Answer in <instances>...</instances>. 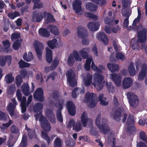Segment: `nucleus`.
<instances>
[{
	"instance_id": "6ab92c4d",
	"label": "nucleus",
	"mask_w": 147,
	"mask_h": 147,
	"mask_svg": "<svg viewBox=\"0 0 147 147\" xmlns=\"http://www.w3.org/2000/svg\"><path fill=\"white\" fill-rule=\"evenodd\" d=\"M81 1L79 0H74L73 2V9L76 13H78L81 11Z\"/></svg>"
},
{
	"instance_id": "c85d7f7f",
	"label": "nucleus",
	"mask_w": 147,
	"mask_h": 147,
	"mask_svg": "<svg viewBox=\"0 0 147 147\" xmlns=\"http://www.w3.org/2000/svg\"><path fill=\"white\" fill-rule=\"evenodd\" d=\"M131 13H128L125 12L123 11V10L122 11V14L123 16L126 17V18L124 19L123 26L124 28H127L129 25V17Z\"/></svg>"
},
{
	"instance_id": "3c124183",
	"label": "nucleus",
	"mask_w": 147,
	"mask_h": 147,
	"mask_svg": "<svg viewBox=\"0 0 147 147\" xmlns=\"http://www.w3.org/2000/svg\"><path fill=\"white\" fill-rule=\"evenodd\" d=\"M12 123V121L10 119L8 123L3 124L2 126H0V128L1 131H3L5 129H7Z\"/></svg>"
},
{
	"instance_id": "680f3d73",
	"label": "nucleus",
	"mask_w": 147,
	"mask_h": 147,
	"mask_svg": "<svg viewBox=\"0 0 147 147\" xmlns=\"http://www.w3.org/2000/svg\"><path fill=\"white\" fill-rule=\"evenodd\" d=\"M22 82V80L21 76H18L16 77V83L17 86H20Z\"/></svg>"
},
{
	"instance_id": "423d86ee",
	"label": "nucleus",
	"mask_w": 147,
	"mask_h": 147,
	"mask_svg": "<svg viewBox=\"0 0 147 147\" xmlns=\"http://www.w3.org/2000/svg\"><path fill=\"white\" fill-rule=\"evenodd\" d=\"M67 81L69 85L71 86H74L77 84V79L74 72L71 70L68 71L66 74Z\"/></svg>"
},
{
	"instance_id": "49530a36",
	"label": "nucleus",
	"mask_w": 147,
	"mask_h": 147,
	"mask_svg": "<svg viewBox=\"0 0 147 147\" xmlns=\"http://www.w3.org/2000/svg\"><path fill=\"white\" fill-rule=\"evenodd\" d=\"M98 99V100L100 101V104L102 105L106 106L108 105V102L105 101L106 98L103 97V94H100Z\"/></svg>"
},
{
	"instance_id": "b1692460",
	"label": "nucleus",
	"mask_w": 147,
	"mask_h": 147,
	"mask_svg": "<svg viewBox=\"0 0 147 147\" xmlns=\"http://www.w3.org/2000/svg\"><path fill=\"white\" fill-rule=\"evenodd\" d=\"M100 26L98 22H90L88 25V27L91 31H95L97 30Z\"/></svg>"
},
{
	"instance_id": "f03ea898",
	"label": "nucleus",
	"mask_w": 147,
	"mask_h": 147,
	"mask_svg": "<svg viewBox=\"0 0 147 147\" xmlns=\"http://www.w3.org/2000/svg\"><path fill=\"white\" fill-rule=\"evenodd\" d=\"M43 105L40 103H36L34 108V111L37 113L34 115L36 121L39 120L42 128L46 131H49L51 129L50 124L48 122L46 118L42 115L41 111Z\"/></svg>"
},
{
	"instance_id": "412c9836",
	"label": "nucleus",
	"mask_w": 147,
	"mask_h": 147,
	"mask_svg": "<svg viewBox=\"0 0 147 147\" xmlns=\"http://www.w3.org/2000/svg\"><path fill=\"white\" fill-rule=\"evenodd\" d=\"M11 57L10 55L5 56H1L0 57V64L1 66H4L6 62L8 65H9L11 62Z\"/></svg>"
},
{
	"instance_id": "5701e85b",
	"label": "nucleus",
	"mask_w": 147,
	"mask_h": 147,
	"mask_svg": "<svg viewBox=\"0 0 147 147\" xmlns=\"http://www.w3.org/2000/svg\"><path fill=\"white\" fill-rule=\"evenodd\" d=\"M43 15H44L45 21L44 23L46 24L53 22L55 21V20L52 16L46 12H43Z\"/></svg>"
},
{
	"instance_id": "9d476101",
	"label": "nucleus",
	"mask_w": 147,
	"mask_h": 147,
	"mask_svg": "<svg viewBox=\"0 0 147 147\" xmlns=\"http://www.w3.org/2000/svg\"><path fill=\"white\" fill-rule=\"evenodd\" d=\"M127 97L129 100V103L131 106L135 107L139 103L137 96L132 92H129L127 94Z\"/></svg>"
},
{
	"instance_id": "c03bdc74",
	"label": "nucleus",
	"mask_w": 147,
	"mask_h": 147,
	"mask_svg": "<svg viewBox=\"0 0 147 147\" xmlns=\"http://www.w3.org/2000/svg\"><path fill=\"white\" fill-rule=\"evenodd\" d=\"M14 79V78L13 76L12 73H10L5 76V80L7 83H11Z\"/></svg>"
},
{
	"instance_id": "6e6552de",
	"label": "nucleus",
	"mask_w": 147,
	"mask_h": 147,
	"mask_svg": "<svg viewBox=\"0 0 147 147\" xmlns=\"http://www.w3.org/2000/svg\"><path fill=\"white\" fill-rule=\"evenodd\" d=\"M138 42H143L146 40V30L145 29L143 28L141 25L138 27Z\"/></svg>"
},
{
	"instance_id": "4c0bfd02",
	"label": "nucleus",
	"mask_w": 147,
	"mask_h": 147,
	"mask_svg": "<svg viewBox=\"0 0 147 147\" xmlns=\"http://www.w3.org/2000/svg\"><path fill=\"white\" fill-rule=\"evenodd\" d=\"M89 51V49L88 48H85L79 51V53L80 55L84 59L87 58L88 55L87 52Z\"/></svg>"
},
{
	"instance_id": "72a5a7b5",
	"label": "nucleus",
	"mask_w": 147,
	"mask_h": 147,
	"mask_svg": "<svg viewBox=\"0 0 147 147\" xmlns=\"http://www.w3.org/2000/svg\"><path fill=\"white\" fill-rule=\"evenodd\" d=\"M46 115L49 117L50 121L53 123L55 122V119L53 111L49 110H47L46 111Z\"/></svg>"
},
{
	"instance_id": "a878e982",
	"label": "nucleus",
	"mask_w": 147,
	"mask_h": 147,
	"mask_svg": "<svg viewBox=\"0 0 147 147\" xmlns=\"http://www.w3.org/2000/svg\"><path fill=\"white\" fill-rule=\"evenodd\" d=\"M28 4H29L31 2V0H25ZM40 0H32L33 2L34 3L33 7L34 9L35 8L39 9L42 8L43 6V4L42 3H39Z\"/></svg>"
},
{
	"instance_id": "bb28decb",
	"label": "nucleus",
	"mask_w": 147,
	"mask_h": 147,
	"mask_svg": "<svg viewBox=\"0 0 147 147\" xmlns=\"http://www.w3.org/2000/svg\"><path fill=\"white\" fill-rule=\"evenodd\" d=\"M95 94L93 93L89 92L87 93L85 95L84 101L86 102H90L91 100H95Z\"/></svg>"
},
{
	"instance_id": "a211bd4d",
	"label": "nucleus",
	"mask_w": 147,
	"mask_h": 147,
	"mask_svg": "<svg viewBox=\"0 0 147 147\" xmlns=\"http://www.w3.org/2000/svg\"><path fill=\"white\" fill-rule=\"evenodd\" d=\"M121 115H122V116L123 117V122H125L127 115L123 112L121 113L120 112L117 111L115 112L113 115H112L111 116L115 120L117 121H119L120 120V118Z\"/></svg>"
},
{
	"instance_id": "09e8293b",
	"label": "nucleus",
	"mask_w": 147,
	"mask_h": 147,
	"mask_svg": "<svg viewBox=\"0 0 147 147\" xmlns=\"http://www.w3.org/2000/svg\"><path fill=\"white\" fill-rule=\"evenodd\" d=\"M20 67L22 68L28 67H30V64L24 62L23 60H21L18 63Z\"/></svg>"
},
{
	"instance_id": "0e129e2a",
	"label": "nucleus",
	"mask_w": 147,
	"mask_h": 147,
	"mask_svg": "<svg viewBox=\"0 0 147 147\" xmlns=\"http://www.w3.org/2000/svg\"><path fill=\"white\" fill-rule=\"evenodd\" d=\"M59 62V60L58 59L56 58L54 59L51 66L52 69H53L57 67L58 64Z\"/></svg>"
},
{
	"instance_id": "052dcab7",
	"label": "nucleus",
	"mask_w": 147,
	"mask_h": 147,
	"mask_svg": "<svg viewBox=\"0 0 147 147\" xmlns=\"http://www.w3.org/2000/svg\"><path fill=\"white\" fill-rule=\"evenodd\" d=\"M85 16H86L94 20H97L98 19V17L96 15H94L90 13H85Z\"/></svg>"
},
{
	"instance_id": "f704fd0d",
	"label": "nucleus",
	"mask_w": 147,
	"mask_h": 147,
	"mask_svg": "<svg viewBox=\"0 0 147 147\" xmlns=\"http://www.w3.org/2000/svg\"><path fill=\"white\" fill-rule=\"evenodd\" d=\"M47 44L48 46L51 48L53 49L56 47L57 46V40L54 38L51 40H49L47 42Z\"/></svg>"
},
{
	"instance_id": "f257e3e1",
	"label": "nucleus",
	"mask_w": 147,
	"mask_h": 147,
	"mask_svg": "<svg viewBox=\"0 0 147 147\" xmlns=\"http://www.w3.org/2000/svg\"><path fill=\"white\" fill-rule=\"evenodd\" d=\"M92 75L87 74L83 80L84 85L89 86L92 84L98 91H99L102 89L105 84L108 90L112 92L114 91V88L113 86L110 84H109L107 81L104 80L105 78L102 74L95 73L93 75L92 80Z\"/></svg>"
},
{
	"instance_id": "aec40b11",
	"label": "nucleus",
	"mask_w": 147,
	"mask_h": 147,
	"mask_svg": "<svg viewBox=\"0 0 147 147\" xmlns=\"http://www.w3.org/2000/svg\"><path fill=\"white\" fill-rule=\"evenodd\" d=\"M66 106L69 114L71 115H74L76 113V109L73 102L70 101L67 102Z\"/></svg>"
},
{
	"instance_id": "39448f33",
	"label": "nucleus",
	"mask_w": 147,
	"mask_h": 147,
	"mask_svg": "<svg viewBox=\"0 0 147 147\" xmlns=\"http://www.w3.org/2000/svg\"><path fill=\"white\" fill-rule=\"evenodd\" d=\"M78 36L79 38H83L82 41V44L88 45L89 44V40L87 38V35L84 28L80 26L78 29Z\"/></svg>"
},
{
	"instance_id": "f8f14e48",
	"label": "nucleus",
	"mask_w": 147,
	"mask_h": 147,
	"mask_svg": "<svg viewBox=\"0 0 147 147\" xmlns=\"http://www.w3.org/2000/svg\"><path fill=\"white\" fill-rule=\"evenodd\" d=\"M110 78L115 83L117 87H119L121 85V77L120 75L115 74H110Z\"/></svg>"
},
{
	"instance_id": "de8ad7c7",
	"label": "nucleus",
	"mask_w": 147,
	"mask_h": 147,
	"mask_svg": "<svg viewBox=\"0 0 147 147\" xmlns=\"http://www.w3.org/2000/svg\"><path fill=\"white\" fill-rule=\"evenodd\" d=\"M3 43L5 49L4 51L7 53H8L9 50L10 51V50L9 49L10 46V44L9 41L6 40V41H4L3 42Z\"/></svg>"
},
{
	"instance_id": "4d7b16f0",
	"label": "nucleus",
	"mask_w": 147,
	"mask_h": 147,
	"mask_svg": "<svg viewBox=\"0 0 147 147\" xmlns=\"http://www.w3.org/2000/svg\"><path fill=\"white\" fill-rule=\"evenodd\" d=\"M15 87V85H12L10 86L8 89L7 93L9 94H12L16 90Z\"/></svg>"
},
{
	"instance_id": "7ed1b4c3",
	"label": "nucleus",
	"mask_w": 147,
	"mask_h": 147,
	"mask_svg": "<svg viewBox=\"0 0 147 147\" xmlns=\"http://www.w3.org/2000/svg\"><path fill=\"white\" fill-rule=\"evenodd\" d=\"M53 100L55 102V106L59 110L57 111V119L58 121L62 122L63 121V118L61 113V110H62L64 105V101L63 99L59 100V96L57 92L54 93L53 96Z\"/></svg>"
},
{
	"instance_id": "f3484780",
	"label": "nucleus",
	"mask_w": 147,
	"mask_h": 147,
	"mask_svg": "<svg viewBox=\"0 0 147 147\" xmlns=\"http://www.w3.org/2000/svg\"><path fill=\"white\" fill-rule=\"evenodd\" d=\"M96 36L99 40L102 41L105 45H107L109 41L108 37L104 32L98 33L96 34Z\"/></svg>"
},
{
	"instance_id": "e433bc0d",
	"label": "nucleus",
	"mask_w": 147,
	"mask_h": 147,
	"mask_svg": "<svg viewBox=\"0 0 147 147\" xmlns=\"http://www.w3.org/2000/svg\"><path fill=\"white\" fill-rule=\"evenodd\" d=\"M24 59L27 61H30L33 60L34 57L32 53L29 52L28 55L25 53L23 56Z\"/></svg>"
},
{
	"instance_id": "ddd939ff",
	"label": "nucleus",
	"mask_w": 147,
	"mask_h": 147,
	"mask_svg": "<svg viewBox=\"0 0 147 147\" xmlns=\"http://www.w3.org/2000/svg\"><path fill=\"white\" fill-rule=\"evenodd\" d=\"M33 45L35 49L38 57L39 59H40L42 54V51L40 49L43 47V45L38 41H36L34 42Z\"/></svg>"
},
{
	"instance_id": "2f4dec72",
	"label": "nucleus",
	"mask_w": 147,
	"mask_h": 147,
	"mask_svg": "<svg viewBox=\"0 0 147 147\" xmlns=\"http://www.w3.org/2000/svg\"><path fill=\"white\" fill-rule=\"evenodd\" d=\"M107 65L109 69L112 72H114L119 69V66L117 64L109 63Z\"/></svg>"
},
{
	"instance_id": "1a4fd4ad",
	"label": "nucleus",
	"mask_w": 147,
	"mask_h": 147,
	"mask_svg": "<svg viewBox=\"0 0 147 147\" xmlns=\"http://www.w3.org/2000/svg\"><path fill=\"white\" fill-rule=\"evenodd\" d=\"M12 103H10L7 107V109L9 112L10 115L12 117L16 118L18 115V113L14 111L15 108L17 103L16 102L15 99L13 98L12 99Z\"/></svg>"
},
{
	"instance_id": "9b49d317",
	"label": "nucleus",
	"mask_w": 147,
	"mask_h": 147,
	"mask_svg": "<svg viewBox=\"0 0 147 147\" xmlns=\"http://www.w3.org/2000/svg\"><path fill=\"white\" fill-rule=\"evenodd\" d=\"M67 127L69 128H71L73 127V129L77 131H79L82 129L81 122L80 121H78L75 123L74 120L73 119L70 120L67 125Z\"/></svg>"
},
{
	"instance_id": "473e14b6",
	"label": "nucleus",
	"mask_w": 147,
	"mask_h": 147,
	"mask_svg": "<svg viewBox=\"0 0 147 147\" xmlns=\"http://www.w3.org/2000/svg\"><path fill=\"white\" fill-rule=\"evenodd\" d=\"M42 136L43 139L45 140L48 144H49L50 143L51 141H52L53 138L55 137V136H52L51 137V139L47 136V133L42 131Z\"/></svg>"
},
{
	"instance_id": "7c9ffc66",
	"label": "nucleus",
	"mask_w": 147,
	"mask_h": 147,
	"mask_svg": "<svg viewBox=\"0 0 147 147\" xmlns=\"http://www.w3.org/2000/svg\"><path fill=\"white\" fill-rule=\"evenodd\" d=\"M46 58L47 61L51 63L52 60V55L51 50L49 48H46Z\"/></svg>"
},
{
	"instance_id": "393cba45",
	"label": "nucleus",
	"mask_w": 147,
	"mask_h": 147,
	"mask_svg": "<svg viewBox=\"0 0 147 147\" xmlns=\"http://www.w3.org/2000/svg\"><path fill=\"white\" fill-rule=\"evenodd\" d=\"M91 67L92 69L98 73H102V71L105 70V67L101 65H99L98 67L95 65L93 61L92 62Z\"/></svg>"
},
{
	"instance_id": "a18cd8bd",
	"label": "nucleus",
	"mask_w": 147,
	"mask_h": 147,
	"mask_svg": "<svg viewBox=\"0 0 147 147\" xmlns=\"http://www.w3.org/2000/svg\"><path fill=\"white\" fill-rule=\"evenodd\" d=\"M138 16L137 18H136L134 21L133 23L132 24V25L134 26H136V24L138 22L141 17V10L140 8H138Z\"/></svg>"
},
{
	"instance_id": "ea45409f",
	"label": "nucleus",
	"mask_w": 147,
	"mask_h": 147,
	"mask_svg": "<svg viewBox=\"0 0 147 147\" xmlns=\"http://www.w3.org/2000/svg\"><path fill=\"white\" fill-rule=\"evenodd\" d=\"M39 34L41 36L47 37L49 35V33L46 29L40 28L38 30Z\"/></svg>"
},
{
	"instance_id": "c756f323",
	"label": "nucleus",
	"mask_w": 147,
	"mask_h": 147,
	"mask_svg": "<svg viewBox=\"0 0 147 147\" xmlns=\"http://www.w3.org/2000/svg\"><path fill=\"white\" fill-rule=\"evenodd\" d=\"M22 90L24 95L26 96H28L30 94L29 85L27 83H23L22 87Z\"/></svg>"
},
{
	"instance_id": "37998d69",
	"label": "nucleus",
	"mask_w": 147,
	"mask_h": 147,
	"mask_svg": "<svg viewBox=\"0 0 147 147\" xmlns=\"http://www.w3.org/2000/svg\"><path fill=\"white\" fill-rule=\"evenodd\" d=\"M23 101L21 102V106L22 109V113H24L25 112L26 109V98L25 97L23 98Z\"/></svg>"
},
{
	"instance_id": "338daca9",
	"label": "nucleus",
	"mask_w": 147,
	"mask_h": 147,
	"mask_svg": "<svg viewBox=\"0 0 147 147\" xmlns=\"http://www.w3.org/2000/svg\"><path fill=\"white\" fill-rule=\"evenodd\" d=\"M20 37V35L18 33H14L11 36V39L12 41L15 40H17L19 39Z\"/></svg>"
},
{
	"instance_id": "4be33fe9",
	"label": "nucleus",
	"mask_w": 147,
	"mask_h": 147,
	"mask_svg": "<svg viewBox=\"0 0 147 147\" xmlns=\"http://www.w3.org/2000/svg\"><path fill=\"white\" fill-rule=\"evenodd\" d=\"M133 84V81L130 78H126L123 81L122 86L125 88L130 87Z\"/></svg>"
},
{
	"instance_id": "0eeeda50",
	"label": "nucleus",
	"mask_w": 147,
	"mask_h": 147,
	"mask_svg": "<svg viewBox=\"0 0 147 147\" xmlns=\"http://www.w3.org/2000/svg\"><path fill=\"white\" fill-rule=\"evenodd\" d=\"M77 61H82V58L79 56L78 53L76 50L73 51L72 54H71L67 60V63L69 66H71L74 63L75 60Z\"/></svg>"
},
{
	"instance_id": "864d4df0",
	"label": "nucleus",
	"mask_w": 147,
	"mask_h": 147,
	"mask_svg": "<svg viewBox=\"0 0 147 147\" xmlns=\"http://www.w3.org/2000/svg\"><path fill=\"white\" fill-rule=\"evenodd\" d=\"M27 145V138L26 136H23L21 143L20 144V147H26Z\"/></svg>"
},
{
	"instance_id": "20e7f679",
	"label": "nucleus",
	"mask_w": 147,
	"mask_h": 147,
	"mask_svg": "<svg viewBox=\"0 0 147 147\" xmlns=\"http://www.w3.org/2000/svg\"><path fill=\"white\" fill-rule=\"evenodd\" d=\"M101 116L98 115L96 120V123L97 127L99 128L101 131L105 134H107L109 130V129L106 124L107 120L105 119L100 120Z\"/></svg>"
},
{
	"instance_id": "774afa93",
	"label": "nucleus",
	"mask_w": 147,
	"mask_h": 147,
	"mask_svg": "<svg viewBox=\"0 0 147 147\" xmlns=\"http://www.w3.org/2000/svg\"><path fill=\"white\" fill-rule=\"evenodd\" d=\"M14 139L10 136L9 140L8 141L7 145L9 147H11L13 146Z\"/></svg>"
},
{
	"instance_id": "8fccbe9b",
	"label": "nucleus",
	"mask_w": 147,
	"mask_h": 147,
	"mask_svg": "<svg viewBox=\"0 0 147 147\" xmlns=\"http://www.w3.org/2000/svg\"><path fill=\"white\" fill-rule=\"evenodd\" d=\"M25 129L28 132V136L30 138H33L34 137H35V134L34 133V130H31L29 129L27 127L26 125Z\"/></svg>"
},
{
	"instance_id": "6e6d98bb",
	"label": "nucleus",
	"mask_w": 147,
	"mask_h": 147,
	"mask_svg": "<svg viewBox=\"0 0 147 147\" xmlns=\"http://www.w3.org/2000/svg\"><path fill=\"white\" fill-rule=\"evenodd\" d=\"M134 119L132 115H129L127 118V124L128 125L129 124H133L134 122Z\"/></svg>"
},
{
	"instance_id": "a19ab883",
	"label": "nucleus",
	"mask_w": 147,
	"mask_h": 147,
	"mask_svg": "<svg viewBox=\"0 0 147 147\" xmlns=\"http://www.w3.org/2000/svg\"><path fill=\"white\" fill-rule=\"evenodd\" d=\"M128 70L130 76H134L135 75L136 71L132 63H131L129 65L128 68Z\"/></svg>"
},
{
	"instance_id": "cd10ccee",
	"label": "nucleus",
	"mask_w": 147,
	"mask_h": 147,
	"mask_svg": "<svg viewBox=\"0 0 147 147\" xmlns=\"http://www.w3.org/2000/svg\"><path fill=\"white\" fill-rule=\"evenodd\" d=\"M43 13H40V14H36V11H34L33 13V21L36 22H40L43 17L44 15H43Z\"/></svg>"
},
{
	"instance_id": "58836bf2",
	"label": "nucleus",
	"mask_w": 147,
	"mask_h": 147,
	"mask_svg": "<svg viewBox=\"0 0 147 147\" xmlns=\"http://www.w3.org/2000/svg\"><path fill=\"white\" fill-rule=\"evenodd\" d=\"M86 7L87 9L92 11H95L97 8L96 5L90 3L86 4Z\"/></svg>"
},
{
	"instance_id": "79ce46f5",
	"label": "nucleus",
	"mask_w": 147,
	"mask_h": 147,
	"mask_svg": "<svg viewBox=\"0 0 147 147\" xmlns=\"http://www.w3.org/2000/svg\"><path fill=\"white\" fill-rule=\"evenodd\" d=\"M92 60V56H90L87 58L86 63L84 65V68L87 71L90 70V64Z\"/></svg>"
},
{
	"instance_id": "2eb2a0df",
	"label": "nucleus",
	"mask_w": 147,
	"mask_h": 147,
	"mask_svg": "<svg viewBox=\"0 0 147 147\" xmlns=\"http://www.w3.org/2000/svg\"><path fill=\"white\" fill-rule=\"evenodd\" d=\"M43 91L40 88H38L35 92L34 94V98L36 101H42L44 100Z\"/></svg>"
},
{
	"instance_id": "4468645a",
	"label": "nucleus",
	"mask_w": 147,
	"mask_h": 147,
	"mask_svg": "<svg viewBox=\"0 0 147 147\" xmlns=\"http://www.w3.org/2000/svg\"><path fill=\"white\" fill-rule=\"evenodd\" d=\"M81 120L84 127H86L87 124L90 125L92 123V121L88 118L87 113L85 112H84L82 115Z\"/></svg>"
},
{
	"instance_id": "69168bd1",
	"label": "nucleus",
	"mask_w": 147,
	"mask_h": 147,
	"mask_svg": "<svg viewBox=\"0 0 147 147\" xmlns=\"http://www.w3.org/2000/svg\"><path fill=\"white\" fill-rule=\"evenodd\" d=\"M116 57L117 59L121 60H124L125 58L124 54L121 53H117L116 54Z\"/></svg>"
},
{
	"instance_id": "13d9d810",
	"label": "nucleus",
	"mask_w": 147,
	"mask_h": 147,
	"mask_svg": "<svg viewBox=\"0 0 147 147\" xmlns=\"http://www.w3.org/2000/svg\"><path fill=\"white\" fill-rule=\"evenodd\" d=\"M140 137L141 139L144 141L147 144V136L144 132L141 131L140 133Z\"/></svg>"
},
{
	"instance_id": "bf43d9fd",
	"label": "nucleus",
	"mask_w": 147,
	"mask_h": 147,
	"mask_svg": "<svg viewBox=\"0 0 147 147\" xmlns=\"http://www.w3.org/2000/svg\"><path fill=\"white\" fill-rule=\"evenodd\" d=\"M55 147H61V141L58 138H56L54 142Z\"/></svg>"
},
{
	"instance_id": "dca6fc26",
	"label": "nucleus",
	"mask_w": 147,
	"mask_h": 147,
	"mask_svg": "<svg viewBox=\"0 0 147 147\" xmlns=\"http://www.w3.org/2000/svg\"><path fill=\"white\" fill-rule=\"evenodd\" d=\"M147 71V66L146 64H144L141 66V69L138 77L139 80H143L146 76Z\"/></svg>"
},
{
	"instance_id": "e2e57ef3",
	"label": "nucleus",
	"mask_w": 147,
	"mask_h": 147,
	"mask_svg": "<svg viewBox=\"0 0 147 147\" xmlns=\"http://www.w3.org/2000/svg\"><path fill=\"white\" fill-rule=\"evenodd\" d=\"M104 22L105 24L112 26L113 22V19H109L108 17L105 18L104 20Z\"/></svg>"
},
{
	"instance_id": "c9c22d12",
	"label": "nucleus",
	"mask_w": 147,
	"mask_h": 147,
	"mask_svg": "<svg viewBox=\"0 0 147 147\" xmlns=\"http://www.w3.org/2000/svg\"><path fill=\"white\" fill-rule=\"evenodd\" d=\"M47 29L53 33L57 35L59 33L58 28L55 26L52 25H50L48 26Z\"/></svg>"
},
{
	"instance_id": "5fc2aeb1",
	"label": "nucleus",
	"mask_w": 147,
	"mask_h": 147,
	"mask_svg": "<svg viewBox=\"0 0 147 147\" xmlns=\"http://www.w3.org/2000/svg\"><path fill=\"white\" fill-rule=\"evenodd\" d=\"M19 15L20 14L17 11L15 12L14 13H10L8 14V17L11 19H14Z\"/></svg>"
},
{
	"instance_id": "603ef678",
	"label": "nucleus",
	"mask_w": 147,
	"mask_h": 147,
	"mask_svg": "<svg viewBox=\"0 0 147 147\" xmlns=\"http://www.w3.org/2000/svg\"><path fill=\"white\" fill-rule=\"evenodd\" d=\"M22 41L21 40H16L13 43V48L15 50H17L20 47L21 45Z\"/></svg>"
}]
</instances>
